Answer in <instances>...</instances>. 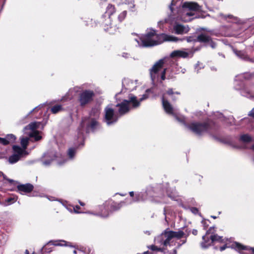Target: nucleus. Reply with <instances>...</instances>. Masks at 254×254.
<instances>
[{
	"mask_svg": "<svg viewBox=\"0 0 254 254\" xmlns=\"http://www.w3.org/2000/svg\"><path fill=\"white\" fill-rule=\"evenodd\" d=\"M147 98V97L146 95H143L142 97L140 99V101H141L143 100L146 99Z\"/></svg>",
	"mask_w": 254,
	"mask_h": 254,
	"instance_id": "nucleus-38",
	"label": "nucleus"
},
{
	"mask_svg": "<svg viewBox=\"0 0 254 254\" xmlns=\"http://www.w3.org/2000/svg\"><path fill=\"white\" fill-rule=\"evenodd\" d=\"M94 96V93L91 90H84L79 96V101L81 106H84L90 102Z\"/></svg>",
	"mask_w": 254,
	"mask_h": 254,
	"instance_id": "nucleus-8",
	"label": "nucleus"
},
{
	"mask_svg": "<svg viewBox=\"0 0 254 254\" xmlns=\"http://www.w3.org/2000/svg\"><path fill=\"white\" fill-rule=\"evenodd\" d=\"M212 217L214 219L216 218L215 216H213Z\"/></svg>",
	"mask_w": 254,
	"mask_h": 254,
	"instance_id": "nucleus-52",
	"label": "nucleus"
},
{
	"mask_svg": "<svg viewBox=\"0 0 254 254\" xmlns=\"http://www.w3.org/2000/svg\"><path fill=\"white\" fill-rule=\"evenodd\" d=\"M187 127L193 133L197 135H200L205 133L208 129V124L204 123H191Z\"/></svg>",
	"mask_w": 254,
	"mask_h": 254,
	"instance_id": "nucleus-4",
	"label": "nucleus"
},
{
	"mask_svg": "<svg viewBox=\"0 0 254 254\" xmlns=\"http://www.w3.org/2000/svg\"><path fill=\"white\" fill-rule=\"evenodd\" d=\"M20 143L22 147V149L26 150L27 146L29 143V138L27 136H22L20 137Z\"/></svg>",
	"mask_w": 254,
	"mask_h": 254,
	"instance_id": "nucleus-19",
	"label": "nucleus"
},
{
	"mask_svg": "<svg viewBox=\"0 0 254 254\" xmlns=\"http://www.w3.org/2000/svg\"><path fill=\"white\" fill-rule=\"evenodd\" d=\"M126 15H127L126 11H124L121 13H120V14L118 16V18H119V20L120 21H122V20H123L125 19V18L126 17Z\"/></svg>",
	"mask_w": 254,
	"mask_h": 254,
	"instance_id": "nucleus-29",
	"label": "nucleus"
},
{
	"mask_svg": "<svg viewBox=\"0 0 254 254\" xmlns=\"http://www.w3.org/2000/svg\"><path fill=\"white\" fill-rule=\"evenodd\" d=\"M80 204H81V205H84V204H83V203H81V202H80Z\"/></svg>",
	"mask_w": 254,
	"mask_h": 254,
	"instance_id": "nucleus-49",
	"label": "nucleus"
},
{
	"mask_svg": "<svg viewBox=\"0 0 254 254\" xmlns=\"http://www.w3.org/2000/svg\"><path fill=\"white\" fill-rule=\"evenodd\" d=\"M25 254H29V252L27 250H26L25 251ZM32 254H34V253H33Z\"/></svg>",
	"mask_w": 254,
	"mask_h": 254,
	"instance_id": "nucleus-44",
	"label": "nucleus"
},
{
	"mask_svg": "<svg viewBox=\"0 0 254 254\" xmlns=\"http://www.w3.org/2000/svg\"><path fill=\"white\" fill-rule=\"evenodd\" d=\"M33 186L29 184L22 185L18 186V189L20 191L29 192L33 190Z\"/></svg>",
	"mask_w": 254,
	"mask_h": 254,
	"instance_id": "nucleus-18",
	"label": "nucleus"
},
{
	"mask_svg": "<svg viewBox=\"0 0 254 254\" xmlns=\"http://www.w3.org/2000/svg\"><path fill=\"white\" fill-rule=\"evenodd\" d=\"M131 4H132V7H133L134 6V5L133 3H132Z\"/></svg>",
	"mask_w": 254,
	"mask_h": 254,
	"instance_id": "nucleus-47",
	"label": "nucleus"
},
{
	"mask_svg": "<svg viewBox=\"0 0 254 254\" xmlns=\"http://www.w3.org/2000/svg\"><path fill=\"white\" fill-rule=\"evenodd\" d=\"M210 239H211V242H223V239L222 237L218 236L217 235H211L210 236Z\"/></svg>",
	"mask_w": 254,
	"mask_h": 254,
	"instance_id": "nucleus-24",
	"label": "nucleus"
},
{
	"mask_svg": "<svg viewBox=\"0 0 254 254\" xmlns=\"http://www.w3.org/2000/svg\"><path fill=\"white\" fill-rule=\"evenodd\" d=\"M10 182H12L13 181L12 180H9Z\"/></svg>",
	"mask_w": 254,
	"mask_h": 254,
	"instance_id": "nucleus-50",
	"label": "nucleus"
},
{
	"mask_svg": "<svg viewBox=\"0 0 254 254\" xmlns=\"http://www.w3.org/2000/svg\"><path fill=\"white\" fill-rule=\"evenodd\" d=\"M40 108L39 107H36L34 109H33V111H38L39 110V109Z\"/></svg>",
	"mask_w": 254,
	"mask_h": 254,
	"instance_id": "nucleus-40",
	"label": "nucleus"
},
{
	"mask_svg": "<svg viewBox=\"0 0 254 254\" xmlns=\"http://www.w3.org/2000/svg\"><path fill=\"white\" fill-rule=\"evenodd\" d=\"M140 40V43L136 41L139 46L149 47L160 44L165 41L177 42L179 39L176 37L165 34L157 35L154 30H150V31L141 38Z\"/></svg>",
	"mask_w": 254,
	"mask_h": 254,
	"instance_id": "nucleus-1",
	"label": "nucleus"
},
{
	"mask_svg": "<svg viewBox=\"0 0 254 254\" xmlns=\"http://www.w3.org/2000/svg\"><path fill=\"white\" fill-rule=\"evenodd\" d=\"M186 39L188 42L197 41L196 39H195L192 37H186Z\"/></svg>",
	"mask_w": 254,
	"mask_h": 254,
	"instance_id": "nucleus-33",
	"label": "nucleus"
},
{
	"mask_svg": "<svg viewBox=\"0 0 254 254\" xmlns=\"http://www.w3.org/2000/svg\"><path fill=\"white\" fill-rule=\"evenodd\" d=\"M199 10L198 5L195 2H185L182 6V14L180 18L182 21L188 22L190 20L187 16L194 15V11Z\"/></svg>",
	"mask_w": 254,
	"mask_h": 254,
	"instance_id": "nucleus-2",
	"label": "nucleus"
},
{
	"mask_svg": "<svg viewBox=\"0 0 254 254\" xmlns=\"http://www.w3.org/2000/svg\"><path fill=\"white\" fill-rule=\"evenodd\" d=\"M164 63L165 59H161L157 62L150 69V74L153 81L159 77V71L162 69Z\"/></svg>",
	"mask_w": 254,
	"mask_h": 254,
	"instance_id": "nucleus-7",
	"label": "nucleus"
},
{
	"mask_svg": "<svg viewBox=\"0 0 254 254\" xmlns=\"http://www.w3.org/2000/svg\"><path fill=\"white\" fill-rule=\"evenodd\" d=\"M16 139V137L13 134H8L5 138H1V143L3 145H7L9 143H13Z\"/></svg>",
	"mask_w": 254,
	"mask_h": 254,
	"instance_id": "nucleus-16",
	"label": "nucleus"
},
{
	"mask_svg": "<svg viewBox=\"0 0 254 254\" xmlns=\"http://www.w3.org/2000/svg\"><path fill=\"white\" fill-rule=\"evenodd\" d=\"M162 100L163 106L166 112L168 114L174 115L175 110L170 104V103L167 100H165V95L162 96Z\"/></svg>",
	"mask_w": 254,
	"mask_h": 254,
	"instance_id": "nucleus-13",
	"label": "nucleus"
},
{
	"mask_svg": "<svg viewBox=\"0 0 254 254\" xmlns=\"http://www.w3.org/2000/svg\"><path fill=\"white\" fill-rule=\"evenodd\" d=\"M173 235L174 238H177L178 239H180L183 237L184 235V233L182 231H179L178 232L173 231Z\"/></svg>",
	"mask_w": 254,
	"mask_h": 254,
	"instance_id": "nucleus-26",
	"label": "nucleus"
},
{
	"mask_svg": "<svg viewBox=\"0 0 254 254\" xmlns=\"http://www.w3.org/2000/svg\"><path fill=\"white\" fill-rule=\"evenodd\" d=\"M196 40L201 42H208L210 41V38L206 34H202L197 37Z\"/></svg>",
	"mask_w": 254,
	"mask_h": 254,
	"instance_id": "nucleus-21",
	"label": "nucleus"
},
{
	"mask_svg": "<svg viewBox=\"0 0 254 254\" xmlns=\"http://www.w3.org/2000/svg\"><path fill=\"white\" fill-rule=\"evenodd\" d=\"M40 125V123L34 122L30 124L25 127V133L30 137H34L35 141L41 139V136L39 135V131L36 130Z\"/></svg>",
	"mask_w": 254,
	"mask_h": 254,
	"instance_id": "nucleus-5",
	"label": "nucleus"
},
{
	"mask_svg": "<svg viewBox=\"0 0 254 254\" xmlns=\"http://www.w3.org/2000/svg\"><path fill=\"white\" fill-rule=\"evenodd\" d=\"M166 72V68L163 69V70L161 72V78L162 80H163L165 79Z\"/></svg>",
	"mask_w": 254,
	"mask_h": 254,
	"instance_id": "nucleus-34",
	"label": "nucleus"
},
{
	"mask_svg": "<svg viewBox=\"0 0 254 254\" xmlns=\"http://www.w3.org/2000/svg\"><path fill=\"white\" fill-rule=\"evenodd\" d=\"M192 55L193 52L190 50H189V51H186L185 50H175L172 52L170 56L172 58L177 57L186 58L188 57L190 55L192 56Z\"/></svg>",
	"mask_w": 254,
	"mask_h": 254,
	"instance_id": "nucleus-12",
	"label": "nucleus"
},
{
	"mask_svg": "<svg viewBox=\"0 0 254 254\" xmlns=\"http://www.w3.org/2000/svg\"><path fill=\"white\" fill-rule=\"evenodd\" d=\"M105 112L106 122L108 125L116 122L118 120V117L115 114L114 110L111 108L107 107Z\"/></svg>",
	"mask_w": 254,
	"mask_h": 254,
	"instance_id": "nucleus-10",
	"label": "nucleus"
},
{
	"mask_svg": "<svg viewBox=\"0 0 254 254\" xmlns=\"http://www.w3.org/2000/svg\"><path fill=\"white\" fill-rule=\"evenodd\" d=\"M73 253H74V254H76V250H74V251H73Z\"/></svg>",
	"mask_w": 254,
	"mask_h": 254,
	"instance_id": "nucleus-46",
	"label": "nucleus"
},
{
	"mask_svg": "<svg viewBox=\"0 0 254 254\" xmlns=\"http://www.w3.org/2000/svg\"><path fill=\"white\" fill-rule=\"evenodd\" d=\"M12 148L14 154L9 158L8 161L10 164L17 162L21 157L27 155L26 150L22 149L21 147L17 145H13Z\"/></svg>",
	"mask_w": 254,
	"mask_h": 254,
	"instance_id": "nucleus-6",
	"label": "nucleus"
},
{
	"mask_svg": "<svg viewBox=\"0 0 254 254\" xmlns=\"http://www.w3.org/2000/svg\"><path fill=\"white\" fill-rule=\"evenodd\" d=\"M241 139L244 142H250L252 141V137L248 134H244L241 136Z\"/></svg>",
	"mask_w": 254,
	"mask_h": 254,
	"instance_id": "nucleus-27",
	"label": "nucleus"
},
{
	"mask_svg": "<svg viewBox=\"0 0 254 254\" xmlns=\"http://www.w3.org/2000/svg\"><path fill=\"white\" fill-rule=\"evenodd\" d=\"M63 110V108L62 106L57 105L53 106L51 109V111L53 114H56L61 111Z\"/></svg>",
	"mask_w": 254,
	"mask_h": 254,
	"instance_id": "nucleus-25",
	"label": "nucleus"
},
{
	"mask_svg": "<svg viewBox=\"0 0 254 254\" xmlns=\"http://www.w3.org/2000/svg\"><path fill=\"white\" fill-rule=\"evenodd\" d=\"M167 93L168 95H171V96H172V99H173V100H175V98H174V97H173V95H174V94H180V93H179V92H174L173 91V90H172V89H169V90L167 91Z\"/></svg>",
	"mask_w": 254,
	"mask_h": 254,
	"instance_id": "nucleus-31",
	"label": "nucleus"
},
{
	"mask_svg": "<svg viewBox=\"0 0 254 254\" xmlns=\"http://www.w3.org/2000/svg\"><path fill=\"white\" fill-rule=\"evenodd\" d=\"M127 54L124 53L123 55V56L124 57L127 58Z\"/></svg>",
	"mask_w": 254,
	"mask_h": 254,
	"instance_id": "nucleus-42",
	"label": "nucleus"
},
{
	"mask_svg": "<svg viewBox=\"0 0 254 254\" xmlns=\"http://www.w3.org/2000/svg\"><path fill=\"white\" fill-rule=\"evenodd\" d=\"M233 247L241 254H254V248H249L238 243L233 244Z\"/></svg>",
	"mask_w": 254,
	"mask_h": 254,
	"instance_id": "nucleus-11",
	"label": "nucleus"
},
{
	"mask_svg": "<svg viewBox=\"0 0 254 254\" xmlns=\"http://www.w3.org/2000/svg\"><path fill=\"white\" fill-rule=\"evenodd\" d=\"M3 176V177L5 179V176L3 174H2Z\"/></svg>",
	"mask_w": 254,
	"mask_h": 254,
	"instance_id": "nucleus-48",
	"label": "nucleus"
},
{
	"mask_svg": "<svg viewBox=\"0 0 254 254\" xmlns=\"http://www.w3.org/2000/svg\"><path fill=\"white\" fill-rule=\"evenodd\" d=\"M174 237L172 231H165L156 239V241L164 246H167L169 244L170 241Z\"/></svg>",
	"mask_w": 254,
	"mask_h": 254,
	"instance_id": "nucleus-9",
	"label": "nucleus"
},
{
	"mask_svg": "<svg viewBox=\"0 0 254 254\" xmlns=\"http://www.w3.org/2000/svg\"><path fill=\"white\" fill-rule=\"evenodd\" d=\"M129 194H130V195L131 196H133V194H134V193H133V191H130V192H129Z\"/></svg>",
	"mask_w": 254,
	"mask_h": 254,
	"instance_id": "nucleus-41",
	"label": "nucleus"
},
{
	"mask_svg": "<svg viewBox=\"0 0 254 254\" xmlns=\"http://www.w3.org/2000/svg\"><path fill=\"white\" fill-rule=\"evenodd\" d=\"M175 254H176V251H174Z\"/></svg>",
	"mask_w": 254,
	"mask_h": 254,
	"instance_id": "nucleus-51",
	"label": "nucleus"
},
{
	"mask_svg": "<svg viewBox=\"0 0 254 254\" xmlns=\"http://www.w3.org/2000/svg\"><path fill=\"white\" fill-rule=\"evenodd\" d=\"M249 116L254 118V108L250 112Z\"/></svg>",
	"mask_w": 254,
	"mask_h": 254,
	"instance_id": "nucleus-36",
	"label": "nucleus"
},
{
	"mask_svg": "<svg viewBox=\"0 0 254 254\" xmlns=\"http://www.w3.org/2000/svg\"><path fill=\"white\" fill-rule=\"evenodd\" d=\"M252 149L254 151V145L252 146Z\"/></svg>",
	"mask_w": 254,
	"mask_h": 254,
	"instance_id": "nucleus-45",
	"label": "nucleus"
},
{
	"mask_svg": "<svg viewBox=\"0 0 254 254\" xmlns=\"http://www.w3.org/2000/svg\"><path fill=\"white\" fill-rule=\"evenodd\" d=\"M225 249V248L224 247H222L220 248V251H222L224 250Z\"/></svg>",
	"mask_w": 254,
	"mask_h": 254,
	"instance_id": "nucleus-43",
	"label": "nucleus"
},
{
	"mask_svg": "<svg viewBox=\"0 0 254 254\" xmlns=\"http://www.w3.org/2000/svg\"><path fill=\"white\" fill-rule=\"evenodd\" d=\"M75 149H72V148H70L69 150H68V155L69 156V157L70 158H72L73 157V156H74L75 155Z\"/></svg>",
	"mask_w": 254,
	"mask_h": 254,
	"instance_id": "nucleus-30",
	"label": "nucleus"
},
{
	"mask_svg": "<svg viewBox=\"0 0 254 254\" xmlns=\"http://www.w3.org/2000/svg\"><path fill=\"white\" fill-rule=\"evenodd\" d=\"M63 243H64V244H63V243H54V245H55V246H65V245H66L65 244V241H62Z\"/></svg>",
	"mask_w": 254,
	"mask_h": 254,
	"instance_id": "nucleus-35",
	"label": "nucleus"
},
{
	"mask_svg": "<svg viewBox=\"0 0 254 254\" xmlns=\"http://www.w3.org/2000/svg\"><path fill=\"white\" fill-rule=\"evenodd\" d=\"M100 109L99 108H95L92 109L90 113V118L97 119L99 117Z\"/></svg>",
	"mask_w": 254,
	"mask_h": 254,
	"instance_id": "nucleus-20",
	"label": "nucleus"
},
{
	"mask_svg": "<svg viewBox=\"0 0 254 254\" xmlns=\"http://www.w3.org/2000/svg\"><path fill=\"white\" fill-rule=\"evenodd\" d=\"M175 33L177 34H183L187 33L189 31V28L181 24H176L174 26Z\"/></svg>",
	"mask_w": 254,
	"mask_h": 254,
	"instance_id": "nucleus-15",
	"label": "nucleus"
},
{
	"mask_svg": "<svg viewBox=\"0 0 254 254\" xmlns=\"http://www.w3.org/2000/svg\"><path fill=\"white\" fill-rule=\"evenodd\" d=\"M96 119H93L92 118H90V125H88L89 121H88V122L87 123V120H83L81 124L80 127L83 128L84 126L86 125H87L88 127L90 126L91 128H94V127H95L97 124Z\"/></svg>",
	"mask_w": 254,
	"mask_h": 254,
	"instance_id": "nucleus-17",
	"label": "nucleus"
},
{
	"mask_svg": "<svg viewBox=\"0 0 254 254\" xmlns=\"http://www.w3.org/2000/svg\"><path fill=\"white\" fill-rule=\"evenodd\" d=\"M212 229V228H210L206 232V235L202 237V242L201 244V245L203 248H207L209 246H211V244L213 242H211V239H210V237H208V235L209 233H211V231Z\"/></svg>",
	"mask_w": 254,
	"mask_h": 254,
	"instance_id": "nucleus-14",
	"label": "nucleus"
},
{
	"mask_svg": "<svg viewBox=\"0 0 254 254\" xmlns=\"http://www.w3.org/2000/svg\"><path fill=\"white\" fill-rule=\"evenodd\" d=\"M192 212L196 214L198 212V210L196 208H192L191 209Z\"/></svg>",
	"mask_w": 254,
	"mask_h": 254,
	"instance_id": "nucleus-37",
	"label": "nucleus"
},
{
	"mask_svg": "<svg viewBox=\"0 0 254 254\" xmlns=\"http://www.w3.org/2000/svg\"><path fill=\"white\" fill-rule=\"evenodd\" d=\"M115 11V7L111 4H109L107 7L106 12L105 13L106 16H108L110 18L111 15L113 14Z\"/></svg>",
	"mask_w": 254,
	"mask_h": 254,
	"instance_id": "nucleus-23",
	"label": "nucleus"
},
{
	"mask_svg": "<svg viewBox=\"0 0 254 254\" xmlns=\"http://www.w3.org/2000/svg\"><path fill=\"white\" fill-rule=\"evenodd\" d=\"M132 104L133 108H136L139 105V102L136 100V97L134 96H131L129 100H124L121 104L117 105L119 107V114L120 115H124L127 113L130 110V105Z\"/></svg>",
	"mask_w": 254,
	"mask_h": 254,
	"instance_id": "nucleus-3",
	"label": "nucleus"
},
{
	"mask_svg": "<svg viewBox=\"0 0 254 254\" xmlns=\"http://www.w3.org/2000/svg\"><path fill=\"white\" fill-rule=\"evenodd\" d=\"M150 249L152 251H157L163 252V249L161 248H158L156 246L152 245L150 247Z\"/></svg>",
	"mask_w": 254,
	"mask_h": 254,
	"instance_id": "nucleus-32",
	"label": "nucleus"
},
{
	"mask_svg": "<svg viewBox=\"0 0 254 254\" xmlns=\"http://www.w3.org/2000/svg\"><path fill=\"white\" fill-rule=\"evenodd\" d=\"M192 233L194 235H196L197 234V231L196 230H193Z\"/></svg>",
	"mask_w": 254,
	"mask_h": 254,
	"instance_id": "nucleus-39",
	"label": "nucleus"
},
{
	"mask_svg": "<svg viewBox=\"0 0 254 254\" xmlns=\"http://www.w3.org/2000/svg\"><path fill=\"white\" fill-rule=\"evenodd\" d=\"M16 200L14 199V198L10 197L5 200V202L4 203V205H7L9 204H10L11 203H14Z\"/></svg>",
	"mask_w": 254,
	"mask_h": 254,
	"instance_id": "nucleus-28",
	"label": "nucleus"
},
{
	"mask_svg": "<svg viewBox=\"0 0 254 254\" xmlns=\"http://www.w3.org/2000/svg\"><path fill=\"white\" fill-rule=\"evenodd\" d=\"M124 84L127 85V88L129 90L133 89L135 85V84L129 79H125L124 81Z\"/></svg>",
	"mask_w": 254,
	"mask_h": 254,
	"instance_id": "nucleus-22",
	"label": "nucleus"
}]
</instances>
